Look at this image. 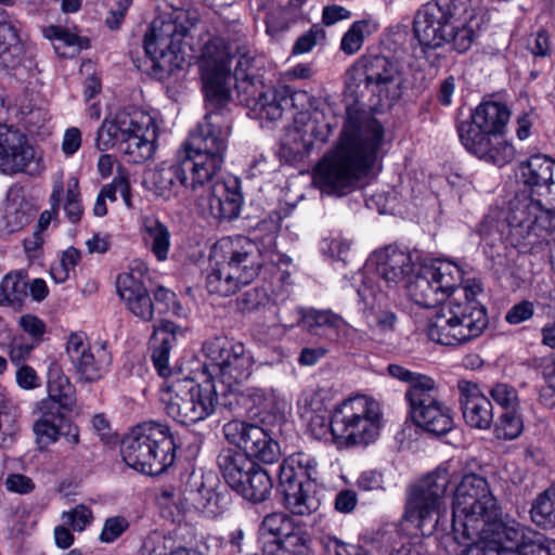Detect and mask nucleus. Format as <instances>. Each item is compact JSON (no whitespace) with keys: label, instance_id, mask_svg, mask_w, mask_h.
I'll use <instances>...</instances> for the list:
<instances>
[{"label":"nucleus","instance_id":"6e6552de","mask_svg":"<svg viewBox=\"0 0 555 555\" xmlns=\"http://www.w3.org/2000/svg\"><path fill=\"white\" fill-rule=\"evenodd\" d=\"M243 36L240 23H233L231 30L222 35L211 36L203 46L199 60V69L203 89L207 101V113L218 112L231 119L225 104L230 99L231 59L235 46Z\"/></svg>","mask_w":555,"mask_h":555},{"label":"nucleus","instance_id":"5701e85b","mask_svg":"<svg viewBox=\"0 0 555 555\" xmlns=\"http://www.w3.org/2000/svg\"><path fill=\"white\" fill-rule=\"evenodd\" d=\"M44 170L41 153L18 129L0 124V172L39 176Z\"/></svg>","mask_w":555,"mask_h":555},{"label":"nucleus","instance_id":"864d4df0","mask_svg":"<svg viewBox=\"0 0 555 555\" xmlns=\"http://www.w3.org/2000/svg\"><path fill=\"white\" fill-rule=\"evenodd\" d=\"M297 274L298 269L293 259L280 254V297L291 298L294 295Z\"/></svg>","mask_w":555,"mask_h":555},{"label":"nucleus","instance_id":"4c0bfd02","mask_svg":"<svg viewBox=\"0 0 555 555\" xmlns=\"http://www.w3.org/2000/svg\"><path fill=\"white\" fill-rule=\"evenodd\" d=\"M143 240L157 260L168 258L170 233L168 228L154 217H144L142 222Z\"/></svg>","mask_w":555,"mask_h":555},{"label":"nucleus","instance_id":"0e129e2a","mask_svg":"<svg viewBox=\"0 0 555 555\" xmlns=\"http://www.w3.org/2000/svg\"><path fill=\"white\" fill-rule=\"evenodd\" d=\"M321 544L325 555H350L356 547L349 545L335 537H324L321 540Z\"/></svg>","mask_w":555,"mask_h":555},{"label":"nucleus","instance_id":"aec40b11","mask_svg":"<svg viewBox=\"0 0 555 555\" xmlns=\"http://www.w3.org/2000/svg\"><path fill=\"white\" fill-rule=\"evenodd\" d=\"M276 425L278 416L269 413L257 420V423L230 421L223 425L222 430L227 441L237 447L249 459L273 464L276 461L278 449L273 431Z\"/></svg>","mask_w":555,"mask_h":555},{"label":"nucleus","instance_id":"39448f33","mask_svg":"<svg viewBox=\"0 0 555 555\" xmlns=\"http://www.w3.org/2000/svg\"><path fill=\"white\" fill-rule=\"evenodd\" d=\"M509 118L506 104L496 101L479 103L469 120L456 126L462 145L477 158L503 167L515 157L514 146L504 138Z\"/></svg>","mask_w":555,"mask_h":555},{"label":"nucleus","instance_id":"72a5a7b5","mask_svg":"<svg viewBox=\"0 0 555 555\" xmlns=\"http://www.w3.org/2000/svg\"><path fill=\"white\" fill-rule=\"evenodd\" d=\"M217 464L223 479L235 492L243 485L244 479L256 469V463L251 459L232 448H224L220 451Z\"/></svg>","mask_w":555,"mask_h":555},{"label":"nucleus","instance_id":"423d86ee","mask_svg":"<svg viewBox=\"0 0 555 555\" xmlns=\"http://www.w3.org/2000/svg\"><path fill=\"white\" fill-rule=\"evenodd\" d=\"M156 140L154 117L144 109L127 107L118 111L113 119L103 120L95 144L100 151L118 146L128 163L142 164L153 156Z\"/></svg>","mask_w":555,"mask_h":555},{"label":"nucleus","instance_id":"f704fd0d","mask_svg":"<svg viewBox=\"0 0 555 555\" xmlns=\"http://www.w3.org/2000/svg\"><path fill=\"white\" fill-rule=\"evenodd\" d=\"M47 374L48 397L41 401H51L55 410H72L76 402L75 388L61 365L56 362L50 363Z\"/></svg>","mask_w":555,"mask_h":555},{"label":"nucleus","instance_id":"f3484780","mask_svg":"<svg viewBox=\"0 0 555 555\" xmlns=\"http://www.w3.org/2000/svg\"><path fill=\"white\" fill-rule=\"evenodd\" d=\"M203 350L209 362L204 364L201 377L216 384L218 378L222 395L249 377L251 357L243 344L215 338L205 343Z\"/></svg>","mask_w":555,"mask_h":555},{"label":"nucleus","instance_id":"37998d69","mask_svg":"<svg viewBox=\"0 0 555 555\" xmlns=\"http://www.w3.org/2000/svg\"><path fill=\"white\" fill-rule=\"evenodd\" d=\"M387 372L391 377L408 384V388L404 393L405 401L411 399V395H413L414 391L421 392L422 390H427L428 386L435 383L433 377L412 372L399 364H389L387 366Z\"/></svg>","mask_w":555,"mask_h":555},{"label":"nucleus","instance_id":"e2e57ef3","mask_svg":"<svg viewBox=\"0 0 555 555\" xmlns=\"http://www.w3.org/2000/svg\"><path fill=\"white\" fill-rule=\"evenodd\" d=\"M18 323L23 331L35 339H40L41 336L46 333V324L42 320L34 314L22 315Z\"/></svg>","mask_w":555,"mask_h":555},{"label":"nucleus","instance_id":"09e8293b","mask_svg":"<svg viewBox=\"0 0 555 555\" xmlns=\"http://www.w3.org/2000/svg\"><path fill=\"white\" fill-rule=\"evenodd\" d=\"M522 429L518 410L505 411L494 425V435L500 440H514L521 435Z\"/></svg>","mask_w":555,"mask_h":555},{"label":"nucleus","instance_id":"f03ea898","mask_svg":"<svg viewBox=\"0 0 555 555\" xmlns=\"http://www.w3.org/2000/svg\"><path fill=\"white\" fill-rule=\"evenodd\" d=\"M384 127L365 114H349L338 143L319 162L313 179L327 195L344 196L359 185L375 165Z\"/></svg>","mask_w":555,"mask_h":555},{"label":"nucleus","instance_id":"c03bdc74","mask_svg":"<svg viewBox=\"0 0 555 555\" xmlns=\"http://www.w3.org/2000/svg\"><path fill=\"white\" fill-rule=\"evenodd\" d=\"M22 272L7 274L0 283V305L21 304L27 297V281Z\"/></svg>","mask_w":555,"mask_h":555},{"label":"nucleus","instance_id":"4be33fe9","mask_svg":"<svg viewBox=\"0 0 555 555\" xmlns=\"http://www.w3.org/2000/svg\"><path fill=\"white\" fill-rule=\"evenodd\" d=\"M186 31L176 21H153L144 37V50L155 69L170 74L181 67L184 61L181 43Z\"/></svg>","mask_w":555,"mask_h":555},{"label":"nucleus","instance_id":"c85d7f7f","mask_svg":"<svg viewBox=\"0 0 555 555\" xmlns=\"http://www.w3.org/2000/svg\"><path fill=\"white\" fill-rule=\"evenodd\" d=\"M184 500L197 511L208 516H217L225 511L230 504L228 493L217 492L212 485H208L202 473L193 472L184 482Z\"/></svg>","mask_w":555,"mask_h":555},{"label":"nucleus","instance_id":"680f3d73","mask_svg":"<svg viewBox=\"0 0 555 555\" xmlns=\"http://www.w3.org/2000/svg\"><path fill=\"white\" fill-rule=\"evenodd\" d=\"M323 31L317 28H311L301 35L293 46V54H304L310 52L317 44L318 37L322 36Z\"/></svg>","mask_w":555,"mask_h":555},{"label":"nucleus","instance_id":"e433bc0d","mask_svg":"<svg viewBox=\"0 0 555 555\" xmlns=\"http://www.w3.org/2000/svg\"><path fill=\"white\" fill-rule=\"evenodd\" d=\"M524 182L530 186L550 190L555 185V160L544 154H534L519 166Z\"/></svg>","mask_w":555,"mask_h":555},{"label":"nucleus","instance_id":"bf43d9fd","mask_svg":"<svg viewBox=\"0 0 555 555\" xmlns=\"http://www.w3.org/2000/svg\"><path fill=\"white\" fill-rule=\"evenodd\" d=\"M528 49L535 57L550 56L552 44L547 31L541 29L528 39Z\"/></svg>","mask_w":555,"mask_h":555},{"label":"nucleus","instance_id":"4468645a","mask_svg":"<svg viewBox=\"0 0 555 555\" xmlns=\"http://www.w3.org/2000/svg\"><path fill=\"white\" fill-rule=\"evenodd\" d=\"M382 411L379 403L365 396L343 401L335 408L330 430L339 447L367 446L379 436Z\"/></svg>","mask_w":555,"mask_h":555},{"label":"nucleus","instance_id":"9d476101","mask_svg":"<svg viewBox=\"0 0 555 555\" xmlns=\"http://www.w3.org/2000/svg\"><path fill=\"white\" fill-rule=\"evenodd\" d=\"M398 65L379 54L362 55L346 73V92L354 102L367 99L373 106H391L401 94Z\"/></svg>","mask_w":555,"mask_h":555},{"label":"nucleus","instance_id":"a211bd4d","mask_svg":"<svg viewBox=\"0 0 555 555\" xmlns=\"http://www.w3.org/2000/svg\"><path fill=\"white\" fill-rule=\"evenodd\" d=\"M318 475L317 462L304 452H295L280 465V494L283 504L294 515H307L315 508L310 495L311 482Z\"/></svg>","mask_w":555,"mask_h":555},{"label":"nucleus","instance_id":"20e7f679","mask_svg":"<svg viewBox=\"0 0 555 555\" xmlns=\"http://www.w3.org/2000/svg\"><path fill=\"white\" fill-rule=\"evenodd\" d=\"M481 292L479 282L468 281L460 292L450 296L430 318L428 338L450 347L478 338L489 324L486 307L476 299Z\"/></svg>","mask_w":555,"mask_h":555},{"label":"nucleus","instance_id":"dca6fc26","mask_svg":"<svg viewBox=\"0 0 555 555\" xmlns=\"http://www.w3.org/2000/svg\"><path fill=\"white\" fill-rule=\"evenodd\" d=\"M461 268L448 260H436L415 268L405 284L410 298L420 307L433 308L443 305L461 284Z\"/></svg>","mask_w":555,"mask_h":555},{"label":"nucleus","instance_id":"f257e3e1","mask_svg":"<svg viewBox=\"0 0 555 555\" xmlns=\"http://www.w3.org/2000/svg\"><path fill=\"white\" fill-rule=\"evenodd\" d=\"M229 135V119L222 112L206 113L176 159L150 172L146 180L150 190L165 201L177 197L181 189L196 193L221 170Z\"/></svg>","mask_w":555,"mask_h":555},{"label":"nucleus","instance_id":"ddd939ff","mask_svg":"<svg viewBox=\"0 0 555 555\" xmlns=\"http://www.w3.org/2000/svg\"><path fill=\"white\" fill-rule=\"evenodd\" d=\"M235 52L238 54L234 70L238 101L248 107V116L258 120L262 129L273 131L278 120V89L272 82L267 85L256 74L263 64V59L238 44L235 46Z\"/></svg>","mask_w":555,"mask_h":555},{"label":"nucleus","instance_id":"2f4dec72","mask_svg":"<svg viewBox=\"0 0 555 555\" xmlns=\"http://www.w3.org/2000/svg\"><path fill=\"white\" fill-rule=\"evenodd\" d=\"M183 330L171 321L163 320L159 325L154 326L151 337L152 361L157 373L166 379L171 376H180L172 373L169 367V354L171 348L176 345L177 336L182 334Z\"/></svg>","mask_w":555,"mask_h":555},{"label":"nucleus","instance_id":"603ef678","mask_svg":"<svg viewBox=\"0 0 555 555\" xmlns=\"http://www.w3.org/2000/svg\"><path fill=\"white\" fill-rule=\"evenodd\" d=\"M248 397L257 409L254 415L259 420L261 416L273 413L278 416V401L273 389L264 390L262 388H253Z\"/></svg>","mask_w":555,"mask_h":555},{"label":"nucleus","instance_id":"cd10ccee","mask_svg":"<svg viewBox=\"0 0 555 555\" xmlns=\"http://www.w3.org/2000/svg\"><path fill=\"white\" fill-rule=\"evenodd\" d=\"M459 402L467 426L480 430L489 429L493 423V406L477 383L457 382Z\"/></svg>","mask_w":555,"mask_h":555},{"label":"nucleus","instance_id":"8fccbe9b","mask_svg":"<svg viewBox=\"0 0 555 555\" xmlns=\"http://www.w3.org/2000/svg\"><path fill=\"white\" fill-rule=\"evenodd\" d=\"M62 521L75 532L85 531L94 519L92 509L85 505L78 504L75 507L61 514Z\"/></svg>","mask_w":555,"mask_h":555},{"label":"nucleus","instance_id":"49530a36","mask_svg":"<svg viewBox=\"0 0 555 555\" xmlns=\"http://www.w3.org/2000/svg\"><path fill=\"white\" fill-rule=\"evenodd\" d=\"M261 555H278V514H268L258 531Z\"/></svg>","mask_w":555,"mask_h":555},{"label":"nucleus","instance_id":"052dcab7","mask_svg":"<svg viewBox=\"0 0 555 555\" xmlns=\"http://www.w3.org/2000/svg\"><path fill=\"white\" fill-rule=\"evenodd\" d=\"M534 306L531 301L524 300L513 306L506 313L505 320L509 324H519L532 318Z\"/></svg>","mask_w":555,"mask_h":555},{"label":"nucleus","instance_id":"79ce46f5","mask_svg":"<svg viewBox=\"0 0 555 555\" xmlns=\"http://www.w3.org/2000/svg\"><path fill=\"white\" fill-rule=\"evenodd\" d=\"M530 515L539 526L555 527V483L533 501Z\"/></svg>","mask_w":555,"mask_h":555},{"label":"nucleus","instance_id":"6e6d98bb","mask_svg":"<svg viewBox=\"0 0 555 555\" xmlns=\"http://www.w3.org/2000/svg\"><path fill=\"white\" fill-rule=\"evenodd\" d=\"M64 193V173L59 171L53 176L52 193L50 196L51 210H44L39 219L40 227L44 228L60 209L62 196Z\"/></svg>","mask_w":555,"mask_h":555},{"label":"nucleus","instance_id":"bb28decb","mask_svg":"<svg viewBox=\"0 0 555 555\" xmlns=\"http://www.w3.org/2000/svg\"><path fill=\"white\" fill-rule=\"evenodd\" d=\"M409 415L416 427L433 436H443L454 426L452 410L439 398L436 382L427 390L411 395Z\"/></svg>","mask_w":555,"mask_h":555},{"label":"nucleus","instance_id":"69168bd1","mask_svg":"<svg viewBox=\"0 0 555 555\" xmlns=\"http://www.w3.org/2000/svg\"><path fill=\"white\" fill-rule=\"evenodd\" d=\"M7 489L11 492L27 494L35 488L33 480L22 474H12L5 480Z\"/></svg>","mask_w":555,"mask_h":555},{"label":"nucleus","instance_id":"b1692460","mask_svg":"<svg viewBox=\"0 0 555 555\" xmlns=\"http://www.w3.org/2000/svg\"><path fill=\"white\" fill-rule=\"evenodd\" d=\"M65 351L80 383L92 384L102 379L109 371L112 356L105 344H90L82 332L70 333Z\"/></svg>","mask_w":555,"mask_h":555},{"label":"nucleus","instance_id":"58836bf2","mask_svg":"<svg viewBox=\"0 0 555 555\" xmlns=\"http://www.w3.org/2000/svg\"><path fill=\"white\" fill-rule=\"evenodd\" d=\"M244 480L243 485L236 491L237 494L253 502H261L268 499L273 487V481L267 469L256 464V469Z\"/></svg>","mask_w":555,"mask_h":555},{"label":"nucleus","instance_id":"473e14b6","mask_svg":"<svg viewBox=\"0 0 555 555\" xmlns=\"http://www.w3.org/2000/svg\"><path fill=\"white\" fill-rule=\"evenodd\" d=\"M298 323L311 334L325 336L331 341L339 340L340 334L349 327L347 322L332 310L314 308L300 309Z\"/></svg>","mask_w":555,"mask_h":555},{"label":"nucleus","instance_id":"c9c22d12","mask_svg":"<svg viewBox=\"0 0 555 555\" xmlns=\"http://www.w3.org/2000/svg\"><path fill=\"white\" fill-rule=\"evenodd\" d=\"M53 406L51 401H39L37 404L39 418L33 425L37 442L46 447L59 440L64 422L63 411L55 410Z\"/></svg>","mask_w":555,"mask_h":555},{"label":"nucleus","instance_id":"a18cd8bd","mask_svg":"<svg viewBox=\"0 0 555 555\" xmlns=\"http://www.w3.org/2000/svg\"><path fill=\"white\" fill-rule=\"evenodd\" d=\"M280 535L285 527L289 526V519L283 516L280 520ZM308 545L306 535L299 530L283 533L280 537V555H307Z\"/></svg>","mask_w":555,"mask_h":555},{"label":"nucleus","instance_id":"f8f14e48","mask_svg":"<svg viewBox=\"0 0 555 555\" xmlns=\"http://www.w3.org/2000/svg\"><path fill=\"white\" fill-rule=\"evenodd\" d=\"M498 501L486 478L470 473L462 477L455 487L452 502V531L457 543H467L468 537L477 535L485 521L498 514Z\"/></svg>","mask_w":555,"mask_h":555},{"label":"nucleus","instance_id":"a878e982","mask_svg":"<svg viewBox=\"0 0 555 555\" xmlns=\"http://www.w3.org/2000/svg\"><path fill=\"white\" fill-rule=\"evenodd\" d=\"M215 253H220L222 263L242 286L250 284L262 266L258 245L247 236L234 235L219 240Z\"/></svg>","mask_w":555,"mask_h":555},{"label":"nucleus","instance_id":"6ab92c4d","mask_svg":"<svg viewBox=\"0 0 555 555\" xmlns=\"http://www.w3.org/2000/svg\"><path fill=\"white\" fill-rule=\"evenodd\" d=\"M505 220L506 240L520 249L533 246L555 230V210L544 209L540 202L529 197L512 201Z\"/></svg>","mask_w":555,"mask_h":555},{"label":"nucleus","instance_id":"1a4fd4ad","mask_svg":"<svg viewBox=\"0 0 555 555\" xmlns=\"http://www.w3.org/2000/svg\"><path fill=\"white\" fill-rule=\"evenodd\" d=\"M220 390L218 384L201 377L171 376L160 387V402L166 414L182 425H193L206 420L216 411Z\"/></svg>","mask_w":555,"mask_h":555},{"label":"nucleus","instance_id":"393cba45","mask_svg":"<svg viewBox=\"0 0 555 555\" xmlns=\"http://www.w3.org/2000/svg\"><path fill=\"white\" fill-rule=\"evenodd\" d=\"M500 508L498 514L485 521V527L477 535L468 537L467 543H462L468 547L479 546L488 555H502L507 553L513 555L527 539L534 538V531L514 519L505 521L500 518Z\"/></svg>","mask_w":555,"mask_h":555},{"label":"nucleus","instance_id":"ea45409f","mask_svg":"<svg viewBox=\"0 0 555 555\" xmlns=\"http://www.w3.org/2000/svg\"><path fill=\"white\" fill-rule=\"evenodd\" d=\"M379 24L372 17L353 22L340 40V50L347 55L356 54L364 40L377 31Z\"/></svg>","mask_w":555,"mask_h":555},{"label":"nucleus","instance_id":"3c124183","mask_svg":"<svg viewBox=\"0 0 555 555\" xmlns=\"http://www.w3.org/2000/svg\"><path fill=\"white\" fill-rule=\"evenodd\" d=\"M130 528V520L122 515L107 517L99 534V541L103 544H113L121 538Z\"/></svg>","mask_w":555,"mask_h":555},{"label":"nucleus","instance_id":"9b49d317","mask_svg":"<svg viewBox=\"0 0 555 555\" xmlns=\"http://www.w3.org/2000/svg\"><path fill=\"white\" fill-rule=\"evenodd\" d=\"M121 456L131 468L146 475H159L176 459V442L166 424L143 422L121 441Z\"/></svg>","mask_w":555,"mask_h":555},{"label":"nucleus","instance_id":"a19ab883","mask_svg":"<svg viewBox=\"0 0 555 555\" xmlns=\"http://www.w3.org/2000/svg\"><path fill=\"white\" fill-rule=\"evenodd\" d=\"M242 287L240 282L225 269L222 261L206 276V288L210 294L228 297L234 295Z\"/></svg>","mask_w":555,"mask_h":555},{"label":"nucleus","instance_id":"0eeeda50","mask_svg":"<svg viewBox=\"0 0 555 555\" xmlns=\"http://www.w3.org/2000/svg\"><path fill=\"white\" fill-rule=\"evenodd\" d=\"M417 256L395 245L375 250L366 260L363 269L352 276L359 300L373 309L375 301L384 298L380 282L392 288L405 286L408 280L414 274Z\"/></svg>","mask_w":555,"mask_h":555},{"label":"nucleus","instance_id":"338daca9","mask_svg":"<svg viewBox=\"0 0 555 555\" xmlns=\"http://www.w3.org/2000/svg\"><path fill=\"white\" fill-rule=\"evenodd\" d=\"M81 146V132L72 127L65 130L62 141V151L66 156L74 155Z\"/></svg>","mask_w":555,"mask_h":555},{"label":"nucleus","instance_id":"c756f323","mask_svg":"<svg viewBox=\"0 0 555 555\" xmlns=\"http://www.w3.org/2000/svg\"><path fill=\"white\" fill-rule=\"evenodd\" d=\"M116 291L135 318L143 322L153 320L155 306L145 285L133 271L122 272L117 276Z\"/></svg>","mask_w":555,"mask_h":555},{"label":"nucleus","instance_id":"7c9ffc66","mask_svg":"<svg viewBox=\"0 0 555 555\" xmlns=\"http://www.w3.org/2000/svg\"><path fill=\"white\" fill-rule=\"evenodd\" d=\"M27 53L31 49L20 37L18 22L0 5V65L5 68L23 65Z\"/></svg>","mask_w":555,"mask_h":555},{"label":"nucleus","instance_id":"5fc2aeb1","mask_svg":"<svg viewBox=\"0 0 555 555\" xmlns=\"http://www.w3.org/2000/svg\"><path fill=\"white\" fill-rule=\"evenodd\" d=\"M490 397L505 411L518 410L519 398L515 387L506 383H496L489 390Z\"/></svg>","mask_w":555,"mask_h":555},{"label":"nucleus","instance_id":"de8ad7c7","mask_svg":"<svg viewBox=\"0 0 555 555\" xmlns=\"http://www.w3.org/2000/svg\"><path fill=\"white\" fill-rule=\"evenodd\" d=\"M65 186L66 197L63 209L67 220L70 223H77L83 215L78 178L75 176L69 177L66 184L64 183V188Z\"/></svg>","mask_w":555,"mask_h":555},{"label":"nucleus","instance_id":"412c9836","mask_svg":"<svg viewBox=\"0 0 555 555\" xmlns=\"http://www.w3.org/2000/svg\"><path fill=\"white\" fill-rule=\"evenodd\" d=\"M194 194L197 212L205 219L216 222L233 221L241 216L244 195L240 179L229 177L207 182Z\"/></svg>","mask_w":555,"mask_h":555},{"label":"nucleus","instance_id":"774afa93","mask_svg":"<svg viewBox=\"0 0 555 555\" xmlns=\"http://www.w3.org/2000/svg\"><path fill=\"white\" fill-rule=\"evenodd\" d=\"M15 376L17 385L23 389H34L40 386V379L31 366H21Z\"/></svg>","mask_w":555,"mask_h":555},{"label":"nucleus","instance_id":"13d9d810","mask_svg":"<svg viewBox=\"0 0 555 555\" xmlns=\"http://www.w3.org/2000/svg\"><path fill=\"white\" fill-rule=\"evenodd\" d=\"M154 299L157 305L163 306L158 308L160 313L171 311L173 314L178 317H181L183 314V308L181 304L177 300V295L170 289L164 286H158L154 292Z\"/></svg>","mask_w":555,"mask_h":555},{"label":"nucleus","instance_id":"2eb2a0df","mask_svg":"<svg viewBox=\"0 0 555 555\" xmlns=\"http://www.w3.org/2000/svg\"><path fill=\"white\" fill-rule=\"evenodd\" d=\"M451 468L449 463L440 465L409 491L403 517L423 534L430 535L443 517L441 507L451 481Z\"/></svg>","mask_w":555,"mask_h":555},{"label":"nucleus","instance_id":"4d7b16f0","mask_svg":"<svg viewBox=\"0 0 555 555\" xmlns=\"http://www.w3.org/2000/svg\"><path fill=\"white\" fill-rule=\"evenodd\" d=\"M173 540L163 532H151L144 543L142 553L143 555H170L173 551Z\"/></svg>","mask_w":555,"mask_h":555},{"label":"nucleus","instance_id":"7ed1b4c3","mask_svg":"<svg viewBox=\"0 0 555 555\" xmlns=\"http://www.w3.org/2000/svg\"><path fill=\"white\" fill-rule=\"evenodd\" d=\"M479 26V20L465 3L431 0L417 10L413 33L424 51L450 44L454 51L464 53L478 37Z\"/></svg>","mask_w":555,"mask_h":555}]
</instances>
